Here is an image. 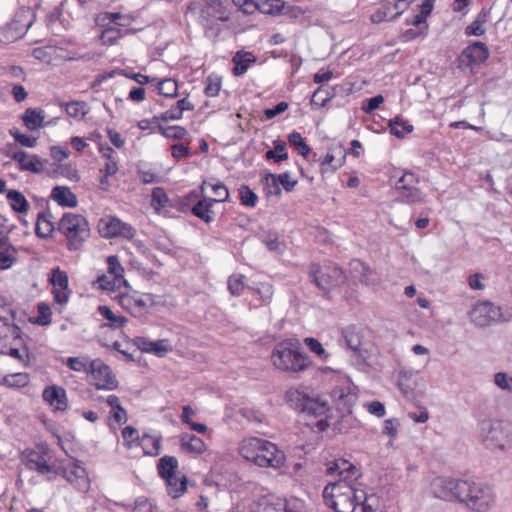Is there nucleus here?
<instances>
[{
	"mask_svg": "<svg viewBox=\"0 0 512 512\" xmlns=\"http://www.w3.org/2000/svg\"><path fill=\"white\" fill-rule=\"evenodd\" d=\"M327 473L339 479L327 484L323 490L325 503L336 512H376L379 498L355 487L357 468L346 459H335L328 465Z\"/></svg>",
	"mask_w": 512,
	"mask_h": 512,
	"instance_id": "1",
	"label": "nucleus"
},
{
	"mask_svg": "<svg viewBox=\"0 0 512 512\" xmlns=\"http://www.w3.org/2000/svg\"><path fill=\"white\" fill-rule=\"evenodd\" d=\"M431 486L436 498L464 503L475 512L489 511L495 501L492 488L474 480L438 477Z\"/></svg>",
	"mask_w": 512,
	"mask_h": 512,
	"instance_id": "2",
	"label": "nucleus"
},
{
	"mask_svg": "<svg viewBox=\"0 0 512 512\" xmlns=\"http://www.w3.org/2000/svg\"><path fill=\"white\" fill-rule=\"evenodd\" d=\"M271 362L276 369L290 374L304 372L312 365L311 358L301 351L297 339L278 342L271 353Z\"/></svg>",
	"mask_w": 512,
	"mask_h": 512,
	"instance_id": "3",
	"label": "nucleus"
},
{
	"mask_svg": "<svg viewBox=\"0 0 512 512\" xmlns=\"http://www.w3.org/2000/svg\"><path fill=\"white\" fill-rule=\"evenodd\" d=\"M240 454L259 467L281 468L285 463V454L265 439L247 438L241 442Z\"/></svg>",
	"mask_w": 512,
	"mask_h": 512,
	"instance_id": "4",
	"label": "nucleus"
},
{
	"mask_svg": "<svg viewBox=\"0 0 512 512\" xmlns=\"http://www.w3.org/2000/svg\"><path fill=\"white\" fill-rule=\"evenodd\" d=\"M482 443L493 452L506 453L512 449V424L506 420L487 418L479 423Z\"/></svg>",
	"mask_w": 512,
	"mask_h": 512,
	"instance_id": "5",
	"label": "nucleus"
},
{
	"mask_svg": "<svg viewBox=\"0 0 512 512\" xmlns=\"http://www.w3.org/2000/svg\"><path fill=\"white\" fill-rule=\"evenodd\" d=\"M58 230L67 239V249L79 250L90 236L86 218L80 214L65 213L58 223Z\"/></svg>",
	"mask_w": 512,
	"mask_h": 512,
	"instance_id": "6",
	"label": "nucleus"
},
{
	"mask_svg": "<svg viewBox=\"0 0 512 512\" xmlns=\"http://www.w3.org/2000/svg\"><path fill=\"white\" fill-rule=\"evenodd\" d=\"M288 402L296 410L311 417H323L329 410L328 402L319 397H311L298 390L287 392Z\"/></svg>",
	"mask_w": 512,
	"mask_h": 512,
	"instance_id": "7",
	"label": "nucleus"
},
{
	"mask_svg": "<svg viewBox=\"0 0 512 512\" xmlns=\"http://www.w3.org/2000/svg\"><path fill=\"white\" fill-rule=\"evenodd\" d=\"M346 280L342 269L337 265H328L320 267L313 272V281L316 286L323 291H330L340 286Z\"/></svg>",
	"mask_w": 512,
	"mask_h": 512,
	"instance_id": "8",
	"label": "nucleus"
},
{
	"mask_svg": "<svg viewBox=\"0 0 512 512\" xmlns=\"http://www.w3.org/2000/svg\"><path fill=\"white\" fill-rule=\"evenodd\" d=\"M88 373L91 374L92 383L98 390H114L118 387V381L110 367L100 359L91 361Z\"/></svg>",
	"mask_w": 512,
	"mask_h": 512,
	"instance_id": "9",
	"label": "nucleus"
},
{
	"mask_svg": "<svg viewBox=\"0 0 512 512\" xmlns=\"http://www.w3.org/2000/svg\"><path fill=\"white\" fill-rule=\"evenodd\" d=\"M227 4L228 0L207 1L200 13V18L207 32L213 29L216 21L226 22L229 20Z\"/></svg>",
	"mask_w": 512,
	"mask_h": 512,
	"instance_id": "10",
	"label": "nucleus"
},
{
	"mask_svg": "<svg viewBox=\"0 0 512 512\" xmlns=\"http://www.w3.org/2000/svg\"><path fill=\"white\" fill-rule=\"evenodd\" d=\"M98 230L104 238L123 237L133 239L136 235V230L130 224L122 222L116 217L101 219Z\"/></svg>",
	"mask_w": 512,
	"mask_h": 512,
	"instance_id": "11",
	"label": "nucleus"
},
{
	"mask_svg": "<svg viewBox=\"0 0 512 512\" xmlns=\"http://www.w3.org/2000/svg\"><path fill=\"white\" fill-rule=\"evenodd\" d=\"M56 473L62 475L75 489L80 492H88L90 489V480L86 469L81 466L79 461L59 467Z\"/></svg>",
	"mask_w": 512,
	"mask_h": 512,
	"instance_id": "12",
	"label": "nucleus"
},
{
	"mask_svg": "<svg viewBox=\"0 0 512 512\" xmlns=\"http://www.w3.org/2000/svg\"><path fill=\"white\" fill-rule=\"evenodd\" d=\"M156 303V295L151 293L124 294L120 297V305L134 316L143 315L149 307Z\"/></svg>",
	"mask_w": 512,
	"mask_h": 512,
	"instance_id": "13",
	"label": "nucleus"
},
{
	"mask_svg": "<svg viewBox=\"0 0 512 512\" xmlns=\"http://www.w3.org/2000/svg\"><path fill=\"white\" fill-rule=\"evenodd\" d=\"M501 316V308L488 301L476 304L470 312L471 321L479 327H486L491 322L500 320Z\"/></svg>",
	"mask_w": 512,
	"mask_h": 512,
	"instance_id": "14",
	"label": "nucleus"
},
{
	"mask_svg": "<svg viewBox=\"0 0 512 512\" xmlns=\"http://www.w3.org/2000/svg\"><path fill=\"white\" fill-rule=\"evenodd\" d=\"M331 398L337 410L342 414H350L357 400V395L353 392L351 386L346 384L334 387L331 391Z\"/></svg>",
	"mask_w": 512,
	"mask_h": 512,
	"instance_id": "15",
	"label": "nucleus"
},
{
	"mask_svg": "<svg viewBox=\"0 0 512 512\" xmlns=\"http://www.w3.org/2000/svg\"><path fill=\"white\" fill-rule=\"evenodd\" d=\"M489 56L487 46L482 42H474L466 47L459 57L461 65L471 67L484 62Z\"/></svg>",
	"mask_w": 512,
	"mask_h": 512,
	"instance_id": "16",
	"label": "nucleus"
},
{
	"mask_svg": "<svg viewBox=\"0 0 512 512\" xmlns=\"http://www.w3.org/2000/svg\"><path fill=\"white\" fill-rule=\"evenodd\" d=\"M134 342L137 348L142 352L150 353L157 357H164L166 354L173 350V347L168 339L150 341L145 337H136Z\"/></svg>",
	"mask_w": 512,
	"mask_h": 512,
	"instance_id": "17",
	"label": "nucleus"
},
{
	"mask_svg": "<svg viewBox=\"0 0 512 512\" xmlns=\"http://www.w3.org/2000/svg\"><path fill=\"white\" fill-rule=\"evenodd\" d=\"M349 265L352 276L361 283L365 285H377L380 282L377 273L364 262L354 259Z\"/></svg>",
	"mask_w": 512,
	"mask_h": 512,
	"instance_id": "18",
	"label": "nucleus"
},
{
	"mask_svg": "<svg viewBox=\"0 0 512 512\" xmlns=\"http://www.w3.org/2000/svg\"><path fill=\"white\" fill-rule=\"evenodd\" d=\"M7 155L18 163L21 171H29L36 174L43 171V162L37 155H28L24 151L8 153Z\"/></svg>",
	"mask_w": 512,
	"mask_h": 512,
	"instance_id": "19",
	"label": "nucleus"
},
{
	"mask_svg": "<svg viewBox=\"0 0 512 512\" xmlns=\"http://www.w3.org/2000/svg\"><path fill=\"white\" fill-rule=\"evenodd\" d=\"M397 382L404 397L407 399H414L415 390L418 386L417 374L412 371H400Z\"/></svg>",
	"mask_w": 512,
	"mask_h": 512,
	"instance_id": "20",
	"label": "nucleus"
},
{
	"mask_svg": "<svg viewBox=\"0 0 512 512\" xmlns=\"http://www.w3.org/2000/svg\"><path fill=\"white\" fill-rule=\"evenodd\" d=\"M45 117L46 115L44 110L37 108H27L22 114L21 119L24 126L28 130L34 131L41 127H46L50 124V122H44Z\"/></svg>",
	"mask_w": 512,
	"mask_h": 512,
	"instance_id": "21",
	"label": "nucleus"
},
{
	"mask_svg": "<svg viewBox=\"0 0 512 512\" xmlns=\"http://www.w3.org/2000/svg\"><path fill=\"white\" fill-rule=\"evenodd\" d=\"M23 460L27 468L36 470L42 475L52 471V467L47 464L42 452L27 451L23 455Z\"/></svg>",
	"mask_w": 512,
	"mask_h": 512,
	"instance_id": "22",
	"label": "nucleus"
},
{
	"mask_svg": "<svg viewBox=\"0 0 512 512\" xmlns=\"http://www.w3.org/2000/svg\"><path fill=\"white\" fill-rule=\"evenodd\" d=\"M43 399L56 410L64 411L68 406L66 392L58 386L46 387L43 391Z\"/></svg>",
	"mask_w": 512,
	"mask_h": 512,
	"instance_id": "23",
	"label": "nucleus"
},
{
	"mask_svg": "<svg viewBox=\"0 0 512 512\" xmlns=\"http://www.w3.org/2000/svg\"><path fill=\"white\" fill-rule=\"evenodd\" d=\"M343 339L348 349L357 356L358 362H364L366 351L361 349V340L359 334L354 328H347L342 332Z\"/></svg>",
	"mask_w": 512,
	"mask_h": 512,
	"instance_id": "24",
	"label": "nucleus"
},
{
	"mask_svg": "<svg viewBox=\"0 0 512 512\" xmlns=\"http://www.w3.org/2000/svg\"><path fill=\"white\" fill-rule=\"evenodd\" d=\"M51 198L63 207L74 208L77 206V197L67 186H55L52 189Z\"/></svg>",
	"mask_w": 512,
	"mask_h": 512,
	"instance_id": "25",
	"label": "nucleus"
},
{
	"mask_svg": "<svg viewBox=\"0 0 512 512\" xmlns=\"http://www.w3.org/2000/svg\"><path fill=\"white\" fill-rule=\"evenodd\" d=\"M216 203L215 199L209 197H203L193 207L192 213L203 220L206 223H210L214 220L215 212L212 210V206Z\"/></svg>",
	"mask_w": 512,
	"mask_h": 512,
	"instance_id": "26",
	"label": "nucleus"
},
{
	"mask_svg": "<svg viewBox=\"0 0 512 512\" xmlns=\"http://www.w3.org/2000/svg\"><path fill=\"white\" fill-rule=\"evenodd\" d=\"M0 340L5 345H22L23 339L20 336V329L16 325H10L0 317Z\"/></svg>",
	"mask_w": 512,
	"mask_h": 512,
	"instance_id": "27",
	"label": "nucleus"
},
{
	"mask_svg": "<svg viewBox=\"0 0 512 512\" xmlns=\"http://www.w3.org/2000/svg\"><path fill=\"white\" fill-rule=\"evenodd\" d=\"M0 353L10 355L11 357L17 359L24 366L28 365L30 358L28 348L22 342V345L13 344V345H5L2 340H0Z\"/></svg>",
	"mask_w": 512,
	"mask_h": 512,
	"instance_id": "28",
	"label": "nucleus"
},
{
	"mask_svg": "<svg viewBox=\"0 0 512 512\" xmlns=\"http://www.w3.org/2000/svg\"><path fill=\"white\" fill-rule=\"evenodd\" d=\"M232 61L234 63L233 74L235 76H241L247 72L250 64L254 63L256 59L250 52L238 51Z\"/></svg>",
	"mask_w": 512,
	"mask_h": 512,
	"instance_id": "29",
	"label": "nucleus"
},
{
	"mask_svg": "<svg viewBox=\"0 0 512 512\" xmlns=\"http://www.w3.org/2000/svg\"><path fill=\"white\" fill-rule=\"evenodd\" d=\"M180 442L181 448L190 453L200 454L206 449L204 441L195 435L184 434L181 436Z\"/></svg>",
	"mask_w": 512,
	"mask_h": 512,
	"instance_id": "30",
	"label": "nucleus"
},
{
	"mask_svg": "<svg viewBox=\"0 0 512 512\" xmlns=\"http://www.w3.org/2000/svg\"><path fill=\"white\" fill-rule=\"evenodd\" d=\"M165 480L167 484L168 494L171 497L177 498L186 491L187 481L185 476H178L175 474L171 477L166 478Z\"/></svg>",
	"mask_w": 512,
	"mask_h": 512,
	"instance_id": "31",
	"label": "nucleus"
},
{
	"mask_svg": "<svg viewBox=\"0 0 512 512\" xmlns=\"http://www.w3.org/2000/svg\"><path fill=\"white\" fill-rule=\"evenodd\" d=\"M178 467V461L174 456H163L158 461V472L164 479L175 475V471Z\"/></svg>",
	"mask_w": 512,
	"mask_h": 512,
	"instance_id": "32",
	"label": "nucleus"
},
{
	"mask_svg": "<svg viewBox=\"0 0 512 512\" xmlns=\"http://www.w3.org/2000/svg\"><path fill=\"white\" fill-rule=\"evenodd\" d=\"M145 455L156 456L160 452V440L148 434L142 435L138 441Z\"/></svg>",
	"mask_w": 512,
	"mask_h": 512,
	"instance_id": "33",
	"label": "nucleus"
},
{
	"mask_svg": "<svg viewBox=\"0 0 512 512\" xmlns=\"http://www.w3.org/2000/svg\"><path fill=\"white\" fill-rule=\"evenodd\" d=\"M390 132L397 138H403L406 134L413 131V125L409 124L400 116H396L389 122Z\"/></svg>",
	"mask_w": 512,
	"mask_h": 512,
	"instance_id": "34",
	"label": "nucleus"
},
{
	"mask_svg": "<svg viewBox=\"0 0 512 512\" xmlns=\"http://www.w3.org/2000/svg\"><path fill=\"white\" fill-rule=\"evenodd\" d=\"M488 19V11L482 9L475 20L466 27L465 34L466 35H474V36H482L485 33L484 24Z\"/></svg>",
	"mask_w": 512,
	"mask_h": 512,
	"instance_id": "35",
	"label": "nucleus"
},
{
	"mask_svg": "<svg viewBox=\"0 0 512 512\" xmlns=\"http://www.w3.org/2000/svg\"><path fill=\"white\" fill-rule=\"evenodd\" d=\"M99 314L109 321V327L112 329H118L123 327L127 323V318L123 316H117L112 309L106 305L98 307Z\"/></svg>",
	"mask_w": 512,
	"mask_h": 512,
	"instance_id": "36",
	"label": "nucleus"
},
{
	"mask_svg": "<svg viewBox=\"0 0 512 512\" xmlns=\"http://www.w3.org/2000/svg\"><path fill=\"white\" fill-rule=\"evenodd\" d=\"M262 242L271 252L282 254L285 244L279 240V234L276 231H268L262 235Z\"/></svg>",
	"mask_w": 512,
	"mask_h": 512,
	"instance_id": "37",
	"label": "nucleus"
},
{
	"mask_svg": "<svg viewBox=\"0 0 512 512\" xmlns=\"http://www.w3.org/2000/svg\"><path fill=\"white\" fill-rule=\"evenodd\" d=\"M7 199L10 203L11 208L16 212H26L29 207V203L27 202L25 196L19 191H9L7 193Z\"/></svg>",
	"mask_w": 512,
	"mask_h": 512,
	"instance_id": "38",
	"label": "nucleus"
},
{
	"mask_svg": "<svg viewBox=\"0 0 512 512\" xmlns=\"http://www.w3.org/2000/svg\"><path fill=\"white\" fill-rule=\"evenodd\" d=\"M283 2L281 0H255V10L263 14H275L281 11Z\"/></svg>",
	"mask_w": 512,
	"mask_h": 512,
	"instance_id": "39",
	"label": "nucleus"
},
{
	"mask_svg": "<svg viewBox=\"0 0 512 512\" xmlns=\"http://www.w3.org/2000/svg\"><path fill=\"white\" fill-rule=\"evenodd\" d=\"M399 199L409 204L425 202V196L416 186L399 191Z\"/></svg>",
	"mask_w": 512,
	"mask_h": 512,
	"instance_id": "40",
	"label": "nucleus"
},
{
	"mask_svg": "<svg viewBox=\"0 0 512 512\" xmlns=\"http://www.w3.org/2000/svg\"><path fill=\"white\" fill-rule=\"evenodd\" d=\"M91 361L89 357H69L66 359L65 364L71 370L76 372H89L91 367Z\"/></svg>",
	"mask_w": 512,
	"mask_h": 512,
	"instance_id": "41",
	"label": "nucleus"
},
{
	"mask_svg": "<svg viewBox=\"0 0 512 512\" xmlns=\"http://www.w3.org/2000/svg\"><path fill=\"white\" fill-rule=\"evenodd\" d=\"M1 384L7 387L20 388L29 383V376L26 373H14L3 377Z\"/></svg>",
	"mask_w": 512,
	"mask_h": 512,
	"instance_id": "42",
	"label": "nucleus"
},
{
	"mask_svg": "<svg viewBox=\"0 0 512 512\" xmlns=\"http://www.w3.org/2000/svg\"><path fill=\"white\" fill-rule=\"evenodd\" d=\"M49 281L53 285L54 289H69L68 275L59 267L53 268L51 270Z\"/></svg>",
	"mask_w": 512,
	"mask_h": 512,
	"instance_id": "43",
	"label": "nucleus"
},
{
	"mask_svg": "<svg viewBox=\"0 0 512 512\" xmlns=\"http://www.w3.org/2000/svg\"><path fill=\"white\" fill-rule=\"evenodd\" d=\"M157 90L160 95L174 98L177 96L178 85L174 79L166 78L157 83Z\"/></svg>",
	"mask_w": 512,
	"mask_h": 512,
	"instance_id": "44",
	"label": "nucleus"
},
{
	"mask_svg": "<svg viewBox=\"0 0 512 512\" xmlns=\"http://www.w3.org/2000/svg\"><path fill=\"white\" fill-rule=\"evenodd\" d=\"M289 144L295 147L300 155L306 157L310 152L311 148L306 144L303 137L299 132L293 131L288 135Z\"/></svg>",
	"mask_w": 512,
	"mask_h": 512,
	"instance_id": "45",
	"label": "nucleus"
},
{
	"mask_svg": "<svg viewBox=\"0 0 512 512\" xmlns=\"http://www.w3.org/2000/svg\"><path fill=\"white\" fill-rule=\"evenodd\" d=\"M205 186H210L216 196V198H214L216 200V203L218 202H225V201H228L229 199V190L227 189V187L223 184V183H208L206 181H203V183L201 184L200 186V189H201V192L203 193L204 192V188Z\"/></svg>",
	"mask_w": 512,
	"mask_h": 512,
	"instance_id": "46",
	"label": "nucleus"
},
{
	"mask_svg": "<svg viewBox=\"0 0 512 512\" xmlns=\"http://www.w3.org/2000/svg\"><path fill=\"white\" fill-rule=\"evenodd\" d=\"M54 230V226L52 222L48 219V217L44 213H40L37 218L35 232L39 237H48L52 231Z\"/></svg>",
	"mask_w": 512,
	"mask_h": 512,
	"instance_id": "47",
	"label": "nucleus"
},
{
	"mask_svg": "<svg viewBox=\"0 0 512 512\" xmlns=\"http://www.w3.org/2000/svg\"><path fill=\"white\" fill-rule=\"evenodd\" d=\"M286 143L283 141H274V149L268 150L265 153V158L270 160L273 159L275 162H280L288 158V154L285 151Z\"/></svg>",
	"mask_w": 512,
	"mask_h": 512,
	"instance_id": "48",
	"label": "nucleus"
},
{
	"mask_svg": "<svg viewBox=\"0 0 512 512\" xmlns=\"http://www.w3.org/2000/svg\"><path fill=\"white\" fill-rule=\"evenodd\" d=\"M159 132L166 138L182 139L187 134V130L182 126H163L158 124Z\"/></svg>",
	"mask_w": 512,
	"mask_h": 512,
	"instance_id": "49",
	"label": "nucleus"
},
{
	"mask_svg": "<svg viewBox=\"0 0 512 512\" xmlns=\"http://www.w3.org/2000/svg\"><path fill=\"white\" fill-rule=\"evenodd\" d=\"M239 196L241 204L247 207H255L258 201L257 194L250 189L247 185H242L239 188Z\"/></svg>",
	"mask_w": 512,
	"mask_h": 512,
	"instance_id": "50",
	"label": "nucleus"
},
{
	"mask_svg": "<svg viewBox=\"0 0 512 512\" xmlns=\"http://www.w3.org/2000/svg\"><path fill=\"white\" fill-rule=\"evenodd\" d=\"M66 113L73 118H83L87 114L86 103L74 101L66 104Z\"/></svg>",
	"mask_w": 512,
	"mask_h": 512,
	"instance_id": "51",
	"label": "nucleus"
},
{
	"mask_svg": "<svg viewBox=\"0 0 512 512\" xmlns=\"http://www.w3.org/2000/svg\"><path fill=\"white\" fill-rule=\"evenodd\" d=\"M494 383L499 389L512 394V376L508 373L497 372L494 375Z\"/></svg>",
	"mask_w": 512,
	"mask_h": 512,
	"instance_id": "52",
	"label": "nucleus"
},
{
	"mask_svg": "<svg viewBox=\"0 0 512 512\" xmlns=\"http://www.w3.org/2000/svg\"><path fill=\"white\" fill-rule=\"evenodd\" d=\"M10 135L24 147L33 148L37 145V138L21 133L18 129H10Z\"/></svg>",
	"mask_w": 512,
	"mask_h": 512,
	"instance_id": "53",
	"label": "nucleus"
},
{
	"mask_svg": "<svg viewBox=\"0 0 512 512\" xmlns=\"http://www.w3.org/2000/svg\"><path fill=\"white\" fill-rule=\"evenodd\" d=\"M391 3V0H385L382 7L370 16L371 21L373 23H380L382 21L392 20L390 15V7L388 6Z\"/></svg>",
	"mask_w": 512,
	"mask_h": 512,
	"instance_id": "54",
	"label": "nucleus"
},
{
	"mask_svg": "<svg viewBox=\"0 0 512 512\" xmlns=\"http://www.w3.org/2000/svg\"><path fill=\"white\" fill-rule=\"evenodd\" d=\"M331 98L332 95L327 90V88L321 86L313 93L311 98V104L323 107Z\"/></svg>",
	"mask_w": 512,
	"mask_h": 512,
	"instance_id": "55",
	"label": "nucleus"
},
{
	"mask_svg": "<svg viewBox=\"0 0 512 512\" xmlns=\"http://www.w3.org/2000/svg\"><path fill=\"white\" fill-rule=\"evenodd\" d=\"M418 183V178L412 172H406L396 182V189L398 191L415 187Z\"/></svg>",
	"mask_w": 512,
	"mask_h": 512,
	"instance_id": "56",
	"label": "nucleus"
},
{
	"mask_svg": "<svg viewBox=\"0 0 512 512\" xmlns=\"http://www.w3.org/2000/svg\"><path fill=\"white\" fill-rule=\"evenodd\" d=\"M167 202H168V196L165 193L164 189L160 188V187L154 188L153 192H152L151 205L156 210H159L160 208L165 207Z\"/></svg>",
	"mask_w": 512,
	"mask_h": 512,
	"instance_id": "57",
	"label": "nucleus"
},
{
	"mask_svg": "<svg viewBox=\"0 0 512 512\" xmlns=\"http://www.w3.org/2000/svg\"><path fill=\"white\" fill-rule=\"evenodd\" d=\"M304 343L312 352L317 354L321 359L326 360L328 358L329 354L326 352L322 344L317 339L307 337L304 339Z\"/></svg>",
	"mask_w": 512,
	"mask_h": 512,
	"instance_id": "58",
	"label": "nucleus"
},
{
	"mask_svg": "<svg viewBox=\"0 0 512 512\" xmlns=\"http://www.w3.org/2000/svg\"><path fill=\"white\" fill-rule=\"evenodd\" d=\"M121 35L122 34L119 29L107 28L102 32L100 40L104 45H113L121 38Z\"/></svg>",
	"mask_w": 512,
	"mask_h": 512,
	"instance_id": "59",
	"label": "nucleus"
},
{
	"mask_svg": "<svg viewBox=\"0 0 512 512\" xmlns=\"http://www.w3.org/2000/svg\"><path fill=\"white\" fill-rule=\"evenodd\" d=\"M244 276L242 275H232L228 279V289L232 295H239L245 287L244 284Z\"/></svg>",
	"mask_w": 512,
	"mask_h": 512,
	"instance_id": "60",
	"label": "nucleus"
},
{
	"mask_svg": "<svg viewBox=\"0 0 512 512\" xmlns=\"http://www.w3.org/2000/svg\"><path fill=\"white\" fill-rule=\"evenodd\" d=\"M256 292L259 295L262 303L267 305L271 302L273 296V286L269 283H259Z\"/></svg>",
	"mask_w": 512,
	"mask_h": 512,
	"instance_id": "61",
	"label": "nucleus"
},
{
	"mask_svg": "<svg viewBox=\"0 0 512 512\" xmlns=\"http://www.w3.org/2000/svg\"><path fill=\"white\" fill-rule=\"evenodd\" d=\"M108 272L113 274L115 279H121L123 277L124 268L121 266L117 256L112 255L107 259Z\"/></svg>",
	"mask_w": 512,
	"mask_h": 512,
	"instance_id": "62",
	"label": "nucleus"
},
{
	"mask_svg": "<svg viewBox=\"0 0 512 512\" xmlns=\"http://www.w3.org/2000/svg\"><path fill=\"white\" fill-rule=\"evenodd\" d=\"M171 155L173 158L179 160L187 158L192 155L191 149L184 143L174 144L171 147Z\"/></svg>",
	"mask_w": 512,
	"mask_h": 512,
	"instance_id": "63",
	"label": "nucleus"
},
{
	"mask_svg": "<svg viewBox=\"0 0 512 512\" xmlns=\"http://www.w3.org/2000/svg\"><path fill=\"white\" fill-rule=\"evenodd\" d=\"M122 437L128 448H131L133 446V442H138L140 439L137 429L131 426H127L122 430Z\"/></svg>",
	"mask_w": 512,
	"mask_h": 512,
	"instance_id": "64",
	"label": "nucleus"
}]
</instances>
